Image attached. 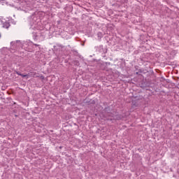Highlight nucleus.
Segmentation results:
<instances>
[{"label": "nucleus", "mask_w": 179, "mask_h": 179, "mask_svg": "<svg viewBox=\"0 0 179 179\" xmlns=\"http://www.w3.org/2000/svg\"><path fill=\"white\" fill-rule=\"evenodd\" d=\"M23 42L20 41H17L16 42H11L10 43V49L13 50L14 51H17V50H20L22 48V45Z\"/></svg>", "instance_id": "f257e3e1"}, {"label": "nucleus", "mask_w": 179, "mask_h": 179, "mask_svg": "<svg viewBox=\"0 0 179 179\" xmlns=\"http://www.w3.org/2000/svg\"><path fill=\"white\" fill-rule=\"evenodd\" d=\"M21 45L22 50H24L25 51H30V48L29 43L23 41L22 43H20Z\"/></svg>", "instance_id": "f03ea898"}, {"label": "nucleus", "mask_w": 179, "mask_h": 179, "mask_svg": "<svg viewBox=\"0 0 179 179\" xmlns=\"http://www.w3.org/2000/svg\"><path fill=\"white\" fill-rule=\"evenodd\" d=\"M10 27V24L8 22H5L3 24V27H4V29H9Z\"/></svg>", "instance_id": "7ed1b4c3"}, {"label": "nucleus", "mask_w": 179, "mask_h": 179, "mask_svg": "<svg viewBox=\"0 0 179 179\" xmlns=\"http://www.w3.org/2000/svg\"><path fill=\"white\" fill-rule=\"evenodd\" d=\"M73 64H74V65H76L77 66H79V65H80L79 61H78V60L74 61Z\"/></svg>", "instance_id": "20e7f679"}, {"label": "nucleus", "mask_w": 179, "mask_h": 179, "mask_svg": "<svg viewBox=\"0 0 179 179\" xmlns=\"http://www.w3.org/2000/svg\"><path fill=\"white\" fill-rule=\"evenodd\" d=\"M21 76H22V78H27V74H21Z\"/></svg>", "instance_id": "39448f33"}, {"label": "nucleus", "mask_w": 179, "mask_h": 179, "mask_svg": "<svg viewBox=\"0 0 179 179\" xmlns=\"http://www.w3.org/2000/svg\"><path fill=\"white\" fill-rule=\"evenodd\" d=\"M16 73H17V75H18L19 76H22V73H20V72H19V71H17Z\"/></svg>", "instance_id": "423d86ee"}, {"label": "nucleus", "mask_w": 179, "mask_h": 179, "mask_svg": "<svg viewBox=\"0 0 179 179\" xmlns=\"http://www.w3.org/2000/svg\"><path fill=\"white\" fill-rule=\"evenodd\" d=\"M34 45H36V47H38V44H34Z\"/></svg>", "instance_id": "0eeeda50"}, {"label": "nucleus", "mask_w": 179, "mask_h": 179, "mask_svg": "<svg viewBox=\"0 0 179 179\" xmlns=\"http://www.w3.org/2000/svg\"><path fill=\"white\" fill-rule=\"evenodd\" d=\"M100 48H103V45H101Z\"/></svg>", "instance_id": "6e6552de"}, {"label": "nucleus", "mask_w": 179, "mask_h": 179, "mask_svg": "<svg viewBox=\"0 0 179 179\" xmlns=\"http://www.w3.org/2000/svg\"><path fill=\"white\" fill-rule=\"evenodd\" d=\"M0 38H1V34H0Z\"/></svg>", "instance_id": "1a4fd4ad"}]
</instances>
